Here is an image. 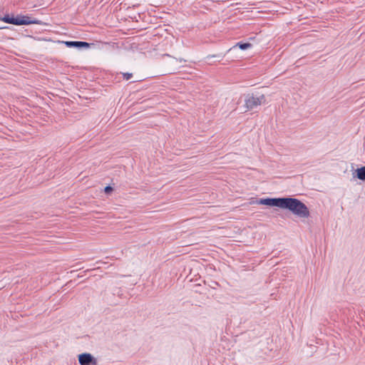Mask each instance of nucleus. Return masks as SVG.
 I'll return each instance as SVG.
<instances>
[{
    "instance_id": "4",
    "label": "nucleus",
    "mask_w": 365,
    "mask_h": 365,
    "mask_svg": "<svg viewBox=\"0 0 365 365\" xmlns=\"http://www.w3.org/2000/svg\"><path fill=\"white\" fill-rule=\"evenodd\" d=\"M40 21L36 19H31L29 16L18 15L13 16V24L16 26L29 25V24H38Z\"/></svg>"
},
{
    "instance_id": "1",
    "label": "nucleus",
    "mask_w": 365,
    "mask_h": 365,
    "mask_svg": "<svg viewBox=\"0 0 365 365\" xmlns=\"http://www.w3.org/2000/svg\"><path fill=\"white\" fill-rule=\"evenodd\" d=\"M256 204L286 210L301 219L310 217L308 207L299 199L292 197L260 198L256 201Z\"/></svg>"
},
{
    "instance_id": "2",
    "label": "nucleus",
    "mask_w": 365,
    "mask_h": 365,
    "mask_svg": "<svg viewBox=\"0 0 365 365\" xmlns=\"http://www.w3.org/2000/svg\"><path fill=\"white\" fill-rule=\"evenodd\" d=\"M265 103L266 97L264 94L259 92L248 93L245 96L242 109L244 113H247Z\"/></svg>"
},
{
    "instance_id": "7",
    "label": "nucleus",
    "mask_w": 365,
    "mask_h": 365,
    "mask_svg": "<svg viewBox=\"0 0 365 365\" xmlns=\"http://www.w3.org/2000/svg\"><path fill=\"white\" fill-rule=\"evenodd\" d=\"M0 20L5 23L13 24V16L5 15L3 17H0Z\"/></svg>"
},
{
    "instance_id": "5",
    "label": "nucleus",
    "mask_w": 365,
    "mask_h": 365,
    "mask_svg": "<svg viewBox=\"0 0 365 365\" xmlns=\"http://www.w3.org/2000/svg\"><path fill=\"white\" fill-rule=\"evenodd\" d=\"M353 178L365 181V165L355 169L352 173Z\"/></svg>"
},
{
    "instance_id": "6",
    "label": "nucleus",
    "mask_w": 365,
    "mask_h": 365,
    "mask_svg": "<svg viewBox=\"0 0 365 365\" xmlns=\"http://www.w3.org/2000/svg\"><path fill=\"white\" fill-rule=\"evenodd\" d=\"M68 47H76V48H88L89 44L86 42L83 41H63Z\"/></svg>"
},
{
    "instance_id": "8",
    "label": "nucleus",
    "mask_w": 365,
    "mask_h": 365,
    "mask_svg": "<svg viewBox=\"0 0 365 365\" xmlns=\"http://www.w3.org/2000/svg\"><path fill=\"white\" fill-rule=\"evenodd\" d=\"M235 46H238L241 50H246L252 47L250 43H238Z\"/></svg>"
},
{
    "instance_id": "3",
    "label": "nucleus",
    "mask_w": 365,
    "mask_h": 365,
    "mask_svg": "<svg viewBox=\"0 0 365 365\" xmlns=\"http://www.w3.org/2000/svg\"><path fill=\"white\" fill-rule=\"evenodd\" d=\"M80 365H97L98 361L91 353L83 352L78 355Z\"/></svg>"
},
{
    "instance_id": "10",
    "label": "nucleus",
    "mask_w": 365,
    "mask_h": 365,
    "mask_svg": "<svg viewBox=\"0 0 365 365\" xmlns=\"http://www.w3.org/2000/svg\"><path fill=\"white\" fill-rule=\"evenodd\" d=\"M112 187H109V186H107L105 187V192L106 193H110L111 191H112Z\"/></svg>"
},
{
    "instance_id": "9",
    "label": "nucleus",
    "mask_w": 365,
    "mask_h": 365,
    "mask_svg": "<svg viewBox=\"0 0 365 365\" xmlns=\"http://www.w3.org/2000/svg\"><path fill=\"white\" fill-rule=\"evenodd\" d=\"M123 75L125 80H129L132 77V73H125Z\"/></svg>"
}]
</instances>
